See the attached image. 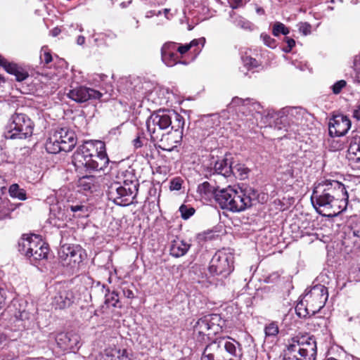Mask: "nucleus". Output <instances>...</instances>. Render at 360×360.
<instances>
[{"label": "nucleus", "instance_id": "obj_1", "mask_svg": "<svg viewBox=\"0 0 360 360\" xmlns=\"http://www.w3.org/2000/svg\"><path fill=\"white\" fill-rule=\"evenodd\" d=\"M349 195L345 185L335 180L325 179L314 184L311 201L323 217L333 218L347 209Z\"/></svg>", "mask_w": 360, "mask_h": 360}, {"label": "nucleus", "instance_id": "obj_2", "mask_svg": "<svg viewBox=\"0 0 360 360\" xmlns=\"http://www.w3.org/2000/svg\"><path fill=\"white\" fill-rule=\"evenodd\" d=\"M257 196V191L252 188L236 190L229 186L217 191L215 201L223 210L239 212L250 207Z\"/></svg>", "mask_w": 360, "mask_h": 360}, {"label": "nucleus", "instance_id": "obj_3", "mask_svg": "<svg viewBox=\"0 0 360 360\" xmlns=\"http://www.w3.org/2000/svg\"><path fill=\"white\" fill-rule=\"evenodd\" d=\"M316 340L309 334L297 335L288 340L285 350V360H316Z\"/></svg>", "mask_w": 360, "mask_h": 360}, {"label": "nucleus", "instance_id": "obj_4", "mask_svg": "<svg viewBox=\"0 0 360 360\" xmlns=\"http://www.w3.org/2000/svg\"><path fill=\"white\" fill-rule=\"evenodd\" d=\"M328 297V288L323 285H314L297 303L295 310L299 316L314 315L325 305Z\"/></svg>", "mask_w": 360, "mask_h": 360}, {"label": "nucleus", "instance_id": "obj_5", "mask_svg": "<svg viewBox=\"0 0 360 360\" xmlns=\"http://www.w3.org/2000/svg\"><path fill=\"white\" fill-rule=\"evenodd\" d=\"M18 251L33 263L46 259L49 248L39 236L23 234L18 241Z\"/></svg>", "mask_w": 360, "mask_h": 360}, {"label": "nucleus", "instance_id": "obj_6", "mask_svg": "<svg viewBox=\"0 0 360 360\" xmlns=\"http://www.w3.org/2000/svg\"><path fill=\"white\" fill-rule=\"evenodd\" d=\"M34 128V124L27 115L15 112L5 127L4 137L6 139H26L32 136Z\"/></svg>", "mask_w": 360, "mask_h": 360}, {"label": "nucleus", "instance_id": "obj_7", "mask_svg": "<svg viewBox=\"0 0 360 360\" xmlns=\"http://www.w3.org/2000/svg\"><path fill=\"white\" fill-rule=\"evenodd\" d=\"M77 144L75 131L68 127L56 129L46 142V150L49 153L71 151Z\"/></svg>", "mask_w": 360, "mask_h": 360}, {"label": "nucleus", "instance_id": "obj_8", "mask_svg": "<svg viewBox=\"0 0 360 360\" xmlns=\"http://www.w3.org/2000/svg\"><path fill=\"white\" fill-rule=\"evenodd\" d=\"M174 113H177L174 110L160 109L151 113L146 120L147 131L150 134V141L156 143L161 133L168 127H172L174 125Z\"/></svg>", "mask_w": 360, "mask_h": 360}, {"label": "nucleus", "instance_id": "obj_9", "mask_svg": "<svg viewBox=\"0 0 360 360\" xmlns=\"http://www.w3.org/2000/svg\"><path fill=\"white\" fill-rule=\"evenodd\" d=\"M139 187L124 185L115 181L108 186L106 195L108 199L119 206H128L138 203L137 195Z\"/></svg>", "mask_w": 360, "mask_h": 360}, {"label": "nucleus", "instance_id": "obj_10", "mask_svg": "<svg viewBox=\"0 0 360 360\" xmlns=\"http://www.w3.org/2000/svg\"><path fill=\"white\" fill-rule=\"evenodd\" d=\"M174 125L172 130L167 133H161L160 137L157 139L158 148L162 150L171 152L181 143L183 138L185 120L179 113H174Z\"/></svg>", "mask_w": 360, "mask_h": 360}, {"label": "nucleus", "instance_id": "obj_11", "mask_svg": "<svg viewBox=\"0 0 360 360\" xmlns=\"http://www.w3.org/2000/svg\"><path fill=\"white\" fill-rule=\"evenodd\" d=\"M221 317L217 314H210L199 319L193 326V335L199 342L210 340L221 329Z\"/></svg>", "mask_w": 360, "mask_h": 360}, {"label": "nucleus", "instance_id": "obj_12", "mask_svg": "<svg viewBox=\"0 0 360 360\" xmlns=\"http://www.w3.org/2000/svg\"><path fill=\"white\" fill-rule=\"evenodd\" d=\"M234 269V256L222 249L217 251L210 262L209 273L212 276L226 277Z\"/></svg>", "mask_w": 360, "mask_h": 360}, {"label": "nucleus", "instance_id": "obj_13", "mask_svg": "<svg viewBox=\"0 0 360 360\" xmlns=\"http://www.w3.org/2000/svg\"><path fill=\"white\" fill-rule=\"evenodd\" d=\"M99 146L103 147V142L96 141H86L82 145L79 146L73 155L72 162L76 167V169L85 168L89 158L93 153H96Z\"/></svg>", "mask_w": 360, "mask_h": 360}, {"label": "nucleus", "instance_id": "obj_14", "mask_svg": "<svg viewBox=\"0 0 360 360\" xmlns=\"http://www.w3.org/2000/svg\"><path fill=\"white\" fill-rule=\"evenodd\" d=\"M73 291L66 285L56 287V293L52 297L51 306L55 310H63L70 307L75 302Z\"/></svg>", "mask_w": 360, "mask_h": 360}, {"label": "nucleus", "instance_id": "obj_15", "mask_svg": "<svg viewBox=\"0 0 360 360\" xmlns=\"http://www.w3.org/2000/svg\"><path fill=\"white\" fill-rule=\"evenodd\" d=\"M85 256V250L79 245H63L59 251V257L64 266L79 264Z\"/></svg>", "mask_w": 360, "mask_h": 360}, {"label": "nucleus", "instance_id": "obj_16", "mask_svg": "<svg viewBox=\"0 0 360 360\" xmlns=\"http://www.w3.org/2000/svg\"><path fill=\"white\" fill-rule=\"evenodd\" d=\"M67 96L72 101L78 103H82L89 100L100 99L103 94L94 89L79 86L70 89Z\"/></svg>", "mask_w": 360, "mask_h": 360}, {"label": "nucleus", "instance_id": "obj_17", "mask_svg": "<svg viewBox=\"0 0 360 360\" xmlns=\"http://www.w3.org/2000/svg\"><path fill=\"white\" fill-rule=\"evenodd\" d=\"M226 338L235 341L229 336L217 338L206 346L202 354L201 360H224L222 344Z\"/></svg>", "mask_w": 360, "mask_h": 360}, {"label": "nucleus", "instance_id": "obj_18", "mask_svg": "<svg viewBox=\"0 0 360 360\" xmlns=\"http://www.w3.org/2000/svg\"><path fill=\"white\" fill-rule=\"evenodd\" d=\"M351 127L350 120L345 115H337L330 119L328 131L330 136H342L347 134Z\"/></svg>", "mask_w": 360, "mask_h": 360}, {"label": "nucleus", "instance_id": "obj_19", "mask_svg": "<svg viewBox=\"0 0 360 360\" xmlns=\"http://www.w3.org/2000/svg\"><path fill=\"white\" fill-rule=\"evenodd\" d=\"M85 169L86 171H101L104 170L108 163L109 159L105 151V146L103 142V147L99 146L96 153H93L89 158Z\"/></svg>", "mask_w": 360, "mask_h": 360}, {"label": "nucleus", "instance_id": "obj_20", "mask_svg": "<svg viewBox=\"0 0 360 360\" xmlns=\"http://www.w3.org/2000/svg\"><path fill=\"white\" fill-rule=\"evenodd\" d=\"M347 159L354 169H360V136L351 139L347 149Z\"/></svg>", "mask_w": 360, "mask_h": 360}, {"label": "nucleus", "instance_id": "obj_21", "mask_svg": "<svg viewBox=\"0 0 360 360\" xmlns=\"http://www.w3.org/2000/svg\"><path fill=\"white\" fill-rule=\"evenodd\" d=\"M176 42L168 41L161 49L162 61L169 67H173L180 63V57L175 51Z\"/></svg>", "mask_w": 360, "mask_h": 360}, {"label": "nucleus", "instance_id": "obj_22", "mask_svg": "<svg viewBox=\"0 0 360 360\" xmlns=\"http://www.w3.org/2000/svg\"><path fill=\"white\" fill-rule=\"evenodd\" d=\"M205 43V39L204 37L194 39L189 44H180L176 43L175 51L178 52L181 56L184 55L188 51L191 50V52L194 55H198L201 51L202 48L204 46Z\"/></svg>", "mask_w": 360, "mask_h": 360}, {"label": "nucleus", "instance_id": "obj_23", "mask_svg": "<svg viewBox=\"0 0 360 360\" xmlns=\"http://www.w3.org/2000/svg\"><path fill=\"white\" fill-rule=\"evenodd\" d=\"M231 165L232 162L227 158V155L223 158L217 159L214 161L213 169L214 173L221 174L224 177H229L231 176Z\"/></svg>", "mask_w": 360, "mask_h": 360}, {"label": "nucleus", "instance_id": "obj_24", "mask_svg": "<svg viewBox=\"0 0 360 360\" xmlns=\"http://www.w3.org/2000/svg\"><path fill=\"white\" fill-rule=\"evenodd\" d=\"M77 186L81 190L93 192L99 187L98 179L94 175L83 176L78 179Z\"/></svg>", "mask_w": 360, "mask_h": 360}, {"label": "nucleus", "instance_id": "obj_25", "mask_svg": "<svg viewBox=\"0 0 360 360\" xmlns=\"http://www.w3.org/2000/svg\"><path fill=\"white\" fill-rule=\"evenodd\" d=\"M191 248V244L184 240H173L170 247V254L174 257L185 255Z\"/></svg>", "mask_w": 360, "mask_h": 360}, {"label": "nucleus", "instance_id": "obj_26", "mask_svg": "<svg viewBox=\"0 0 360 360\" xmlns=\"http://www.w3.org/2000/svg\"><path fill=\"white\" fill-rule=\"evenodd\" d=\"M6 72L14 75L17 82H22L29 77L27 69L18 63L11 62Z\"/></svg>", "mask_w": 360, "mask_h": 360}, {"label": "nucleus", "instance_id": "obj_27", "mask_svg": "<svg viewBox=\"0 0 360 360\" xmlns=\"http://www.w3.org/2000/svg\"><path fill=\"white\" fill-rule=\"evenodd\" d=\"M119 177L122 179V184L131 185L132 186L139 187V184L134 170L129 167L127 169H120L118 172Z\"/></svg>", "mask_w": 360, "mask_h": 360}, {"label": "nucleus", "instance_id": "obj_28", "mask_svg": "<svg viewBox=\"0 0 360 360\" xmlns=\"http://www.w3.org/2000/svg\"><path fill=\"white\" fill-rule=\"evenodd\" d=\"M217 191H219L217 188H215L212 186L209 182L205 181L198 185L197 191L201 196V198L205 199H210L211 198H214L215 199V194Z\"/></svg>", "mask_w": 360, "mask_h": 360}, {"label": "nucleus", "instance_id": "obj_29", "mask_svg": "<svg viewBox=\"0 0 360 360\" xmlns=\"http://www.w3.org/2000/svg\"><path fill=\"white\" fill-rule=\"evenodd\" d=\"M104 304L108 307H112L114 308L121 309L122 304L119 298V294L117 292L113 290L110 291L108 288L107 292L105 294V302Z\"/></svg>", "mask_w": 360, "mask_h": 360}, {"label": "nucleus", "instance_id": "obj_30", "mask_svg": "<svg viewBox=\"0 0 360 360\" xmlns=\"http://www.w3.org/2000/svg\"><path fill=\"white\" fill-rule=\"evenodd\" d=\"M59 340L63 342V345L61 347L65 350L74 349L77 347V345L79 343L78 336L69 333L62 335L59 338Z\"/></svg>", "mask_w": 360, "mask_h": 360}, {"label": "nucleus", "instance_id": "obj_31", "mask_svg": "<svg viewBox=\"0 0 360 360\" xmlns=\"http://www.w3.org/2000/svg\"><path fill=\"white\" fill-rule=\"evenodd\" d=\"M4 209L0 210V221L11 218V212L21 205V203H11L9 199L5 198L2 200Z\"/></svg>", "mask_w": 360, "mask_h": 360}, {"label": "nucleus", "instance_id": "obj_32", "mask_svg": "<svg viewBox=\"0 0 360 360\" xmlns=\"http://www.w3.org/2000/svg\"><path fill=\"white\" fill-rule=\"evenodd\" d=\"M9 195L13 198H17L24 201L27 200V193L24 188H21L18 184H13L8 188Z\"/></svg>", "mask_w": 360, "mask_h": 360}, {"label": "nucleus", "instance_id": "obj_33", "mask_svg": "<svg viewBox=\"0 0 360 360\" xmlns=\"http://www.w3.org/2000/svg\"><path fill=\"white\" fill-rule=\"evenodd\" d=\"M249 171V169L243 164L238 163L234 165H233V164L231 165V172H233L231 175L234 176L236 178L240 179H246Z\"/></svg>", "mask_w": 360, "mask_h": 360}, {"label": "nucleus", "instance_id": "obj_34", "mask_svg": "<svg viewBox=\"0 0 360 360\" xmlns=\"http://www.w3.org/2000/svg\"><path fill=\"white\" fill-rule=\"evenodd\" d=\"M241 60L244 66L248 70L256 68L260 65V63L257 60L248 56L246 53L242 56Z\"/></svg>", "mask_w": 360, "mask_h": 360}, {"label": "nucleus", "instance_id": "obj_35", "mask_svg": "<svg viewBox=\"0 0 360 360\" xmlns=\"http://www.w3.org/2000/svg\"><path fill=\"white\" fill-rule=\"evenodd\" d=\"M290 32V30L283 23L280 22H276L274 24L272 27V34L275 37L279 36V34H282L283 35H287Z\"/></svg>", "mask_w": 360, "mask_h": 360}, {"label": "nucleus", "instance_id": "obj_36", "mask_svg": "<svg viewBox=\"0 0 360 360\" xmlns=\"http://www.w3.org/2000/svg\"><path fill=\"white\" fill-rule=\"evenodd\" d=\"M122 290L124 296L128 299H134L135 297L134 290L135 286L133 283H122Z\"/></svg>", "mask_w": 360, "mask_h": 360}, {"label": "nucleus", "instance_id": "obj_37", "mask_svg": "<svg viewBox=\"0 0 360 360\" xmlns=\"http://www.w3.org/2000/svg\"><path fill=\"white\" fill-rule=\"evenodd\" d=\"M264 333L267 337H276L279 333V328L276 321H272L264 328Z\"/></svg>", "mask_w": 360, "mask_h": 360}, {"label": "nucleus", "instance_id": "obj_38", "mask_svg": "<svg viewBox=\"0 0 360 360\" xmlns=\"http://www.w3.org/2000/svg\"><path fill=\"white\" fill-rule=\"evenodd\" d=\"M65 207L67 212L70 210L73 213L79 212L77 214L78 217H83L84 214L87 211L86 207L82 204L68 205Z\"/></svg>", "mask_w": 360, "mask_h": 360}, {"label": "nucleus", "instance_id": "obj_39", "mask_svg": "<svg viewBox=\"0 0 360 360\" xmlns=\"http://www.w3.org/2000/svg\"><path fill=\"white\" fill-rule=\"evenodd\" d=\"M179 212L181 217L186 220L195 214V210L193 207L182 205L179 207Z\"/></svg>", "mask_w": 360, "mask_h": 360}, {"label": "nucleus", "instance_id": "obj_40", "mask_svg": "<svg viewBox=\"0 0 360 360\" xmlns=\"http://www.w3.org/2000/svg\"><path fill=\"white\" fill-rule=\"evenodd\" d=\"M222 347H224L226 352H228L231 356L234 357H238L236 352V347L233 342L226 340L225 339L224 340V343L222 344ZM241 356L242 354L238 355V358L240 359Z\"/></svg>", "mask_w": 360, "mask_h": 360}, {"label": "nucleus", "instance_id": "obj_41", "mask_svg": "<svg viewBox=\"0 0 360 360\" xmlns=\"http://www.w3.org/2000/svg\"><path fill=\"white\" fill-rule=\"evenodd\" d=\"M40 60L44 65H48L53 60L50 50L47 47H42L41 50Z\"/></svg>", "mask_w": 360, "mask_h": 360}, {"label": "nucleus", "instance_id": "obj_42", "mask_svg": "<svg viewBox=\"0 0 360 360\" xmlns=\"http://www.w3.org/2000/svg\"><path fill=\"white\" fill-rule=\"evenodd\" d=\"M180 232V229L178 226H170L168 228L167 233V237L169 240L171 241V243L173 242V240H178V236Z\"/></svg>", "mask_w": 360, "mask_h": 360}, {"label": "nucleus", "instance_id": "obj_43", "mask_svg": "<svg viewBox=\"0 0 360 360\" xmlns=\"http://www.w3.org/2000/svg\"><path fill=\"white\" fill-rule=\"evenodd\" d=\"M261 38L264 44L268 47L275 48L276 46V41L269 34L262 33L261 34Z\"/></svg>", "mask_w": 360, "mask_h": 360}, {"label": "nucleus", "instance_id": "obj_44", "mask_svg": "<svg viewBox=\"0 0 360 360\" xmlns=\"http://www.w3.org/2000/svg\"><path fill=\"white\" fill-rule=\"evenodd\" d=\"M347 85V82L344 79L339 80L336 82L332 86V91L333 94H340L342 89L345 88Z\"/></svg>", "mask_w": 360, "mask_h": 360}, {"label": "nucleus", "instance_id": "obj_45", "mask_svg": "<svg viewBox=\"0 0 360 360\" xmlns=\"http://www.w3.org/2000/svg\"><path fill=\"white\" fill-rule=\"evenodd\" d=\"M183 181L180 177L173 179L170 181L169 188L171 191H179L181 188Z\"/></svg>", "mask_w": 360, "mask_h": 360}, {"label": "nucleus", "instance_id": "obj_46", "mask_svg": "<svg viewBox=\"0 0 360 360\" xmlns=\"http://www.w3.org/2000/svg\"><path fill=\"white\" fill-rule=\"evenodd\" d=\"M284 41L287 44V46L283 48V51L286 53H290L295 46V41L292 38L285 37L284 38Z\"/></svg>", "mask_w": 360, "mask_h": 360}, {"label": "nucleus", "instance_id": "obj_47", "mask_svg": "<svg viewBox=\"0 0 360 360\" xmlns=\"http://www.w3.org/2000/svg\"><path fill=\"white\" fill-rule=\"evenodd\" d=\"M7 290L0 287V309H3L6 304Z\"/></svg>", "mask_w": 360, "mask_h": 360}, {"label": "nucleus", "instance_id": "obj_48", "mask_svg": "<svg viewBox=\"0 0 360 360\" xmlns=\"http://www.w3.org/2000/svg\"><path fill=\"white\" fill-rule=\"evenodd\" d=\"M11 63V62H9L6 58L0 54V66L2 67L6 72Z\"/></svg>", "mask_w": 360, "mask_h": 360}, {"label": "nucleus", "instance_id": "obj_49", "mask_svg": "<svg viewBox=\"0 0 360 360\" xmlns=\"http://www.w3.org/2000/svg\"><path fill=\"white\" fill-rule=\"evenodd\" d=\"M238 25L244 29L250 28V23L248 21H245L243 20H240L238 23Z\"/></svg>", "mask_w": 360, "mask_h": 360}, {"label": "nucleus", "instance_id": "obj_50", "mask_svg": "<svg viewBox=\"0 0 360 360\" xmlns=\"http://www.w3.org/2000/svg\"><path fill=\"white\" fill-rule=\"evenodd\" d=\"M133 144H134V146L136 148H139L142 147V146H143V143H142V141H141V138H140V136H137L135 139H134V141H133Z\"/></svg>", "mask_w": 360, "mask_h": 360}, {"label": "nucleus", "instance_id": "obj_51", "mask_svg": "<svg viewBox=\"0 0 360 360\" xmlns=\"http://www.w3.org/2000/svg\"><path fill=\"white\" fill-rule=\"evenodd\" d=\"M207 234L208 233H205V232L204 233H198L197 236H196V238H197V240H198L199 243L205 241L207 239Z\"/></svg>", "mask_w": 360, "mask_h": 360}, {"label": "nucleus", "instance_id": "obj_52", "mask_svg": "<svg viewBox=\"0 0 360 360\" xmlns=\"http://www.w3.org/2000/svg\"><path fill=\"white\" fill-rule=\"evenodd\" d=\"M61 32V30L60 28L58 27H54L51 31V34L53 37H57L58 35L60 34V33Z\"/></svg>", "mask_w": 360, "mask_h": 360}, {"label": "nucleus", "instance_id": "obj_53", "mask_svg": "<svg viewBox=\"0 0 360 360\" xmlns=\"http://www.w3.org/2000/svg\"><path fill=\"white\" fill-rule=\"evenodd\" d=\"M85 37L82 35H79L77 38V44L78 45H83L85 43Z\"/></svg>", "mask_w": 360, "mask_h": 360}, {"label": "nucleus", "instance_id": "obj_54", "mask_svg": "<svg viewBox=\"0 0 360 360\" xmlns=\"http://www.w3.org/2000/svg\"><path fill=\"white\" fill-rule=\"evenodd\" d=\"M354 117L358 120H360V105L357 107L356 109L354 110Z\"/></svg>", "mask_w": 360, "mask_h": 360}, {"label": "nucleus", "instance_id": "obj_55", "mask_svg": "<svg viewBox=\"0 0 360 360\" xmlns=\"http://www.w3.org/2000/svg\"><path fill=\"white\" fill-rule=\"evenodd\" d=\"M117 354H118L119 357H120V356L121 357H124V356L127 357V351L125 349H122V350L119 349L117 351Z\"/></svg>", "mask_w": 360, "mask_h": 360}, {"label": "nucleus", "instance_id": "obj_56", "mask_svg": "<svg viewBox=\"0 0 360 360\" xmlns=\"http://www.w3.org/2000/svg\"><path fill=\"white\" fill-rule=\"evenodd\" d=\"M311 26L308 24H305V25L302 28L303 33L307 35L310 33Z\"/></svg>", "mask_w": 360, "mask_h": 360}, {"label": "nucleus", "instance_id": "obj_57", "mask_svg": "<svg viewBox=\"0 0 360 360\" xmlns=\"http://www.w3.org/2000/svg\"><path fill=\"white\" fill-rule=\"evenodd\" d=\"M27 315H28V313L26 312L25 311H23L22 312H20V314H19V319L23 320V319H27Z\"/></svg>", "mask_w": 360, "mask_h": 360}, {"label": "nucleus", "instance_id": "obj_58", "mask_svg": "<svg viewBox=\"0 0 360 360\" xmlns=\"http://www.w3.org/2000/svg\"><path fill=\"white\" fill-rule=\"evenodd\" d=\"M64 215H65V214H64V213H63V214H62V215H61V217L58 216V219H61L62 221H64V220H65V219H66V218H67V217H66V216H65V217H64Z\"/></svg>", "mask_w": 360, "mask_h": 360}, {"label": "nucleus", "instance_id": "obj_59", "mask_svg": "<svg viewBox=\"0 0 360 360\" xmlns=\"http://www.w3.org/2000/svg\"><path fill=\"white\" fill-rule=\"evenodd\" d=\"M257 12H258V13H260V12H261L262 13H264V9H263V8H258V9H257Z\"/></svg>", "mask_w": 360, "mask_h": 360}, {"label": "nucleus", "instance_id": "obj_60", "mask_svg": "<svg viewBox=\"0 0 360 360\" xmlns=\"http://www.w3.org/2000/svg\"><path fill=\"white\" fill-rule=\"evenodd\" d=\"M5 189H6V187H4V186L0 187L1 193H4L3 191L5 190Z\"/></svg>", "mask_w": 360, "mask_h": 360}, {"label": "nucleus", "instance_id": "obj_61", "mask_svg": "<svg viewBox=\"0 0 360 360\" xmlns=\"http://www.w3.org/2000/svg\"><path fill=\"white\" fill-rule=\"evenodd\" d=\"M238 346H240V344L238 342H236Z\"/></svg>", "mask_w": 360, "mask_h": 360}, {"label": "nucleus", "instance_id": "obj_62", "mask_svg": "<svg viewBox=\"0 0 360 360\" xmlns=\"http://www.w3.org/2000/svg\"><path fill=\"white\" fill-rule=\"evenodd\" d=\"M358 74H359V77H360V71L359 72V73H358Z\"/></svg>", "mask_w": 360, "mask_h": 360}]
</instances>
